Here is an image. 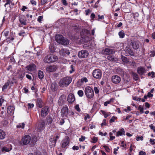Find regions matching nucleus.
Wrapping results in <instances>:
<instances>
[{
    "mask_svg": "<svg viewBox=\"0 0 155 155\" xmlns=\"http://www.w3.org/2000/svg\"><path fill=\"white\" fill-rule=\"evenodd\" d=\"M118 35L121 38H123L124 37L125 34L124 31L123 30L120 31L118 33Z\"/></svg>",
    "mask_w": 155,
    "mask_h": 155,
    "instance_id": "nucleus-40",
    "label": "nucleus"
},
{
    "mask_svg": "<svg viewBox=\"0 0 155 155\" xmlns=\"http://www.w3.org/2000/svg\"><path fill=\"white\" fill-rule=\"evenodd\" d=\"M50 141L52 143V145H53L54 147L57 142V139H54V138L51 137L49 139Z\"/></svg>",
    "mask_w": 155,
    "mask_h": 155,
    "instance_id": "nucleus-35",
    "label": "nucleus"
},
{
    "mask_svg": "<svg viewBox=\"0 0 155 155\" xmlns=\"http://www.w3.org/2000/svg\"><path fill=\"white\" fill-rule=\"evenodd\" d=\"M64 81L65 82L66 84L68 86V85L71 82L72 78L70 77H66L63 78Z\"/></svg>",
    "mask_w": 155,
    "mask_h": 155,
    "instance_id": "nucleus-25",
    "label": "nucleus"
},
{
    "mask_svg": "<svg viewBox=\"0 0 155 155\" xmlns=\"http://www.w3.org/2000/svg\"><path fill=\"white\" fill-rule=\"evenodd\" d=\"M84 92L86 97L89 99L92 98L94 96V91L92 88H85Z\"/></svg>",
    "mask_w": 155,
    "mask_h": 155,
    "instance_id": "nucleus-2",
    "label": "nucleus"
},
{
    "mask_svg": "<svg viewBox=\"0 0 155 155\" xmlns=\"http://www.w3.org/2000/svg\"><path fill=\"white\" fill-rule=\"evenodd\" d=\"M5 101L4 98L2 96H0V106H2L3 103Z\"/></svg>",
    "mask_w": 155,
    "mask_h": 155,
    "instance_id": "nucleus-45",
    "label": "nucleus"
},
{
    "mask_svg": "<svg viewBox=\"0 0 155 155\" xmlns=\"http://www.w3.org/2000/svg\"><path fill=\"white\" fill-rule=\"evenodd\" d=\"M112 80L113 83L118 84L120 81L121 78L120 77L117 75H114L112 77Z\"/></svg>",
    "mask_w": 155,
    "mask_h": 155,
    "instance_id": "nucleus-15",
    "label": "nucleus"
},
{
    "mask_svg": "<svg viewBox=\"0 0 155 155\" xmlns=\"http://www.w3.org/2000/svg\"><path fill=\"white\" fill-rule=\"evenodd\" d=\"M93 75L94 78L97 79H100L101 78L102 72L99 69H96L93 72Z\"/></svg>",
    "mask_w": 155,
    "mask_h": 155,
    "instance_id": "nucleus-7",
    "label": "nucleus"
},
{
    "mask_svg": "<svg viewBox=\"0 0 155 155\" xmlns=\"http://www.w3.org/2000/svg\"><path fill=\"white\" fill-rule=\"evenodd\" d=\"M10 151V150L9 149L5 147H4L1 148V151L5 153V152H8Z\"/></svg>",
    "mask_w": 155,
    "mask_h": 155,
    "instance_id": "nucleus-37",
    "label": "nucleus"
},
{
    "mask_svg": "<svg viewBox=\"0 0 155 155\" xmlns=\"http://www.w3.org/2000/svg\"><path fill=\"white\" fill-rule=\"evenodd\" d=\"M125 51L127 52L131 56H134V53L132 50L130 48L126 47L125 48Z\"/></svg>",
    "mask_w": 155,
    "mask_h": 155,
    "instance_id": "nucleus-21",
    "label": "nucleus"
},
{
    "mask_svg": "<svg viewBox=\"0 0 155 155\" xmlns=\"http://www.w3.org/2000/svg\"><path fill=\"white\" fill-rule=\"evenodd\" d=\"M25 125V124L24 123H19L17 125L16 127L17 128H21L23 129L24 128Z\"/></svg>",
    "mask_w": 155,
    "mask_h": 155,
    "instance_id": "nucleus-36",
    "label": "nucleus"
},
{
    "mask_svg": "<svg viewBox=\"0 0 155 155\" xmlns=\"http://www.w3.org/2000/svg\"><path fill=\"white\" fill-rule=\"evenodd\" d=\"M36 104L37 106L39 108H41L44 104V102L41 98H38L36 100Z\"/></svg>",
    "mask_w": 155,
    "mask_h": 155,
    "instance_id": "nucleus-12",
    "label": "nucleus"
},
{
    "mask_svg": "<svg viewBox=\"0 0 155 155\" xmlns=\"http://www.w3.org/2000/svg\"><path fill=\"white\" fill-rule=\"evenodd\" d=\"M63 38V37L61 35H57L55 37V40L59 43H60Z\"/></svg>",
    "mask_w": 155,
    "mask_h": 155,
    "instance_id": "nucleus-22",
    "label": "nucleus"
},
{
    "mask_svg": "<svg viewBox=\"0 0 155 155\" xmlns=\"http://www.w3.org/2000/svg\"><path fill=\"white\" fill-rule=\"evenodd\" d=\"M57 85V84L54 81L51 84V87H56Z\"/></svg>",
    "mask_w": 155,
    "mask_h": 155,
    "instance_id": "nucleus-64",
    "label": "nucleus"
},
{
    "mask_svg": "<svg viewBox=\"0 0 155 155\" xmlns=\"http://www.w3.org/2000/svg\"><path fill=\"white\" fill-rule=\"evenodd\" d=\"M91 18L93 20H94V18L95 17V15L94 13H92L90 16Z\"/></svg>",
    "mask_w": 155,
    "mask_h": 155,
    "instance_id": "nucleus-59",
    "label": "nucleus"
},
{
    "mask_svg": "<svg viewBox=\"0 0 155 155\" xmlns=\"http://www.w3.org/2000/svg\"><path fill=\"white\" fill-rule=\"evenodd\" d=\"M101 112L102 114L104 115V117L105 118L109 116V114H107L106 112L104 110H101Z\"/></svg>",
    "mask_w": 155,
    "mask_h": 155,
    "instance_id": "nucleus-43",
    "label": "nucleus"
},
{
    "mask_svg": "<svg viewBox=\"0 0 155 155\" xmlns=\"http://www.w3.org/2000/svg\"><path fill=\"white\" fill-rule=\"evenodd\" d=\"M19 20L21 24L24 25H27L26 19L25 17L22 15H20L18 17Z\"/></svg>",
    "mask_w": 155,
    "mask_h": 155,
    "instance_id": "nucleus-13",
    "label": "nucleus"
},
{
    "mask_svg": "<svg viewBox=\"0 0 155 155\" xmlns=\"http://www.w3.org/2000/svg\"><path fill=\"white\" fill-rule=\"evenodd\" d=\"M15 107L12 106H9L8 107L7 109V111L9 114H13L14 112Z\"/></svg>",
    "mask_w": 155,
    "mask_h": 155,
    "instance_id": "nucleus-20",
    "label": "nucleus"
},
{
    "mask_svg": "<svg viewBox=\"0 0 155 155\" xmlns=\"http://www.w3.org/2000/svg\"><path fill=\"white\" fill-rule=\"evenodd\" d=\"M155 73L153 71H151L148 74V76H151L152 78H153L155 77V76L154 74Z\"/></svg>",
    "mask_w": 155,
    "mask_h": 155,
    "instance_id": "nucleus-44",
    "label": "nucleus"
},
{
    "mask_svg": "<svg viewBox=\"0 0 155 155\" xmlns=\"http://www.w3.org/2000/svg\"><path fill=\"white\" fill-rule=\"evenodd\" d=\"M75 100V99L74 95L71 93L69 94L67 98V101L68 102L69 104H72Z\"/></svg>",
    "mask_w": 155,
    "mask_h": 155,
    "instance_id": "nucleus-11",
    "label": "nucleus"
},
{
    "mask_svg": "<svg viewBox=\"0 0 155 155\" xmlns=\"http://www.w3.org/2000/svg\"><path fill=\"white\" fill-rule=\"evenodd\" d=\"M31 140L30 136L28 135H25L22 138L21 144L22 145H26L30 142Z\"/></svg>",
    "mask_w": 155,
    "mask_h": 155,
    "instance_id": "nucleus-3",
    "label": "nucleus"
},
{
    "mask_svg": "<svg viewBox=\"0 0 155 155\" xmlns=\"http://www.w3.org/2000/svg\"><path fill=\"white\" fill-rule=\"evenodd\" d=\"M131 116L132 115H131L127 114L126 118H124L123 120L125 121L126 120H128V119L131 117Z\"/></svg>",
    "mask_w": 155,
    "mask_h": 155,
    "instance_id": "nucleus-63",
    "label": "nucleus"
},
{
    "mask_svg": "<svg viewBox=\"0 0 155 155\" xmlns=\"http://www.w3.org/2000/svg\"><path fill=\"white\" fill-rule=\"evenodd\" d=\"M114 53L115 51L114 50L110 48H106L104 51V54L106 55L114 54Z\"/></svg>",
    "mask_w": 155,
    "mask_h": 155,
    "instance_id": "nucleus-19",
    "label": "nucleus"
},
{
    "mask_svg": "<svg viewBox=\"0 0 155 155\" xmlns=\"http://www.w3.org/2000/svg\"><path fill=\"white\" fill-rule=\"evenodd\" d=\"M48 107L47 106L42 108L41 111V116L42 117L45 118L48 114Z\"/></svg>",
    "mask_w": 155,
    "mask_h": 155,
    "instance_id": "nucleus-8",
    "label": "nucleus"
},
{
    "mask_svg": "<svg viewBox=\"0 0 155 155\" xmlns=\"http://www.w3.org/2000/svg\"><path fill=\"white\" fill-rule=\"evenodd\" d=\"M124 80V83L127 84L130 81V79L129 78V76L127 74H124L123 77Z\"/></svg>",
    "mask_w": 155,
    "mask_h": 155,
    "instance_id": "nucleus-24",
    "label": "nucleus"
},
{
    "mask_svg": "<svg viewBox=\"0 0 155 155\" xmlns=\"http://www.w3.org/2000/svg\"><path fill=\"white\" fill-rule=\"evenodd\" d=\"M45 127V121L43 119H40L38 122V128L39 130H44Z\"/></svg>",
    "mask_w": 155,
    "mask_h": 155,
    "instance_id": "nucleus-9",
    "label": "nucleus"
},
{
    "mask_svg": "<svg viewBox=\"0 0 155 155\" xmlns=\"http://www.w3.org/2000/svg\"><path fill=\"white\" fill-rule=\"evenodd\" d=\"M38 76L39 79H42L44 77L43 71L40 70L38 72Z\"/></svg>",
    "mask_w": 155,
    "mask_h": 155,
    "instance_id": "nucleus-33",
    "label": "nucleus"
},
{
    "mask_svg": "<svg viewBox=\"0 0 155 155\" xmlns=\"http://www.w3.org/2000/svg\"><path fill=\"white\" fill-rule=\"evenodd\" d=\"M88 81L86 77H84L80 79L78 82V84L81 85L82 83L84 82L86 83Z\"/></svg>",
    "mask_w": 155,
    "mask_h": 155,
    "instance_id": "nucleus-28",
    "label": "nucleus"
},
{
    "mask_svg": "<svg viewBox=\"0 0 155 155\" xmlns=\"http://www.w3.org/2000/svg\"><path fill=\"white\" fill-rule=\"evenodd\" d=\"M70 142L69 138L68 137L66 136L63 139L61 143V145L62 148H65L68 146Z\"/></svg>",
    "mask_w": 155,
    "mask_h": 155,
    "instance_id": "nucleus-4",
    "label": "nucleus"
},
{
    "mask_svg": "<svg viewBox=\"0 0 155 155\" xmlns=\"http://www.w3.org/2000/svg\"><path fill=\"white\" fill-rule=\"evenodd\" d=\"M25 76V74L23 73H21L19 74V75H18V78H19L21 80Z\"/></svg>",
    "mask_w": 155,
    "mask_h": 155,
    "instance_id": "nucleus-46",
    "label": "nucleus"
},
{
    "mask_svg": "<svg viewBox=\"0 0 155 155\" xmlns=\"http://www.w3.org/2000/svg\"><path fill=\"white\" fill-rule=\"evenodd\" d=\"M117 118V117L115 116H113L109 120L110 123H111L115 121V120Z\"/></svg>",
    "mask_w": 155,
    "mask_h": 155,
    "instance_id": "nucleus-48",
    "label": "nucleus"
},
{
    "mask_svg": "<svg viewBox=\"0 0 155 155\" xmlns=\"http://www.w3.org/2000/svg\"><path fill=\"white\" fill-rule=\"evenodd\" d=\"M137 109L140 111V114H143L144 112L143 111L144 108L143 106L141 105H140L138 106Z\"/></svg>",
    "mask_w": 155,
    "mask_h": 155,
    "instance_id": "nucleus-41",
    "label": "nucleus"
},
{
    "mask_svg": "<svg viewBox=\"0 0 155 155\" xmlns=\"http://www.w3.org/2000/svg\"><path fill=\"white\" fill-rule=\"evenodd\" d=\"M28 109L33 108L34 106V104H33L28 103Z\"/></svg>",
    "mask_w": 155,
    "mask_h": 155,
    "instance_id": "nucleus-61",
    "label": "nucleus"
},
{
    "mask_svg": "<svg viewBox=\"0 0 155 155\" xmlns=\"http://www.w3.org/2000/svg\"><path fill=\"white\" fill-rule=\"evenodd\" d=\"M26 17L27 18H29L28 20H30L31 19L32 17V16L31 15H30L29 14H27L26 15Z\"/></svg>",
    "mask_w": 155,
    "mask_h": 155,
    "instance_id": "nucleus-62",
    "label": "nucleus"
},
{
    "mask_svg": "<svg viewBox=\"0 0 155 155\" xmlns=\"http://www.w3.org/2000/svg\"><path fill=\"white\" fill-rule=\"evenodd\" d=\"M149 127L150 129L153 130V132H155V127L153 126V124H151L149 125Z\"/></svg>",
    "mask_w": 155,
    "mask_h": 155,
    "instance_id": "nucleus-55",
    "label": "nucleus"
},
{
    "mask_svg": "<svg viewBox=\"0 0 155 155\" xmlns=\"http://www.w3.org/2000/svg\"><path fill=\"white\" fill-rule=\"evenodd\" d=\"M103 147L107 152H110V149L108 146L106 145H104L103 146Z\"/></svg>",
    "mask_w": 155,
    "mask_h": 155,
    "instance_id": "nucleus-57",
    "label": "nucleus"
},
{
    "mask_svg": "<svg viewBox=\"0 0 155 155\" xmlns=\"http://www.w3.org/2000/svg\"><path fill=\"white\" fill-rule=\"evenodd\" d=\"M78 94L80 97H82L84 95L83 91L82 90H79L78 92Z\"/></svg>",
    "mask_w": 155,
    "mask_h": 155,
    "instance_id": "nucleus-47",
    "label": "nucleus"
},
{
    "mask_svg": "<svg viewBox=\"0 0 155 155\" xmlns=\"http://www.w3.org/2000/svg\"><path fill=\"white\" fill-rule=\"evenodd\" d=\"M120 146L124 148H125L126 147V144L125 143L124 141H122L121 143Z\"/></svg>",
    "mask_w": 155,
    "mask_h": 155,
    "instance_id": "nucleus-52",
    "label": "nucleus"
},
{
    "mask_svg": "<svg viewBox=\"0 0 155 155\" xmlns=\"http://www.w3.org/2000/svg\"><path fill=\"white\" fill-rule=\"evenodd\" d=\"M92 140L93 141L92 142L93 143H95L97 142L98 139L97 137H94L92 139Z\"/></svg>",
    "mask_w": 155,
    "mask_h": 155,
    "instance_id": "nucleus-50",
    "label": "nucleus"
},
{
    "mask_svg": "<svg viewBox=\"0 0 155 155\" xmlns=\"http://www.w3.org/2000/svg\"><path fill=\"white\" fill-rule=\"evenodd\" d=\"M6 135V134L5 132L0 129V140H3L5 139Z\"/></svg>",
    "mask_w": 155,
    "mask_h": 155,
    "instance_id": "nucleus-27",
    "label": "nucleus"
},
{
    "mask_svg": "<svg viewBox=\"0 0 155 155\" xmlns=\"http://www.w3.org/2000/svg\"><path fill=\"white\" fill-rule=\"evenodd\" d=\"M26 68L29 71H32L36 69V66L33 64H30L26 67Z\"/></svg>",
    "mask_w": 155,
    "mask_h": 155,
    "instance_id": "nucleus-23",
    "label": "nucleus"
},
{
    "mask_svg": "<svg viewBox=\"0 0 155 155\" xmlns=\"http://www.w3.org/2000/svg\"><path fill=\"white\" fill-rule=\"evenodd\" d=\"M132 76L134 80L137 81L138 80L139 76L137 74L133 72L132 73Z\"/></svg>",
    "mask_w": 155,
    "mask_h": 155,
    "instance_id": "nucleus-32",
    "label": "nucleus"
},
{
    "mask_svg": "<svg viewBox=\"0 0 155 155\" xmlns=\"http://www.w3.org/2000/svg\"><path fill=\"white\" fill-rule=\"evenodd\" d=\"M140 42L137 40H132L130 43V45H131L133 48L135 50H137L140 47Z\"/></svg>",
    "mask_w": 155,
    "mask_h": 155,
    "instance_id": "nucleus-10",
    "label": "nucleus"
},
{
    "mask_svg": "<svg viewBox=\"0 0 155 155\" xmlns=\"http://www.w3.org/2000/svg\"><path fill=\"white\" fill-rule=\"evenodd\" d=\"M60 54L63 56H67L69 55L70 52L68 50L66 49H62L59 51Z\"/></svg>",
    "mask_w": 155,
    "mask_h": 155,
    "instance_id": "nucleus-14",
    "label": "nucleus"
},
{
    "mask_svg": "<svg viewBox=\"0 0 155 155\" xmlns=\"http://www.w3.org/2000/svg\"><path fill=\"white\" fill-rule=\"evenodd\" d=\"M69 109L68 106L66 105L64 106L62 108L61 110V115L62 117H68V114Z\"/></svg>",
    "mask_w": 155,
    "mask_h": 155,
    "instance_id": "nucleus-5",
    "label": "nucleus"
},
{
    "mask_svg": "<svg viewBox=\"0 0 155 155\" xmlns=\"http://www.w3.org/2000/svg\"><path fill=\"white\" fill-rule=\"evenodd\" d=\"M116 72L117 74L120 75L122 77L124 74H127L126 73L123 69L120 68H118L116 69Z\"/></svg>",
    "mask_w": 155,
    "mask_h": 155,
    "instance_id": "nucleus-17",
    "label": "nucleus"
},
{
    "mask_svg": "<svg viewBox=\"0 0 155 155\" xmlns=\"http://www.w3.org/2000/svg\"><path fill=\"white\" fill-rule=\"evenodd\" d=\"M13 81H8L7 83H5L3 87H7L8 86H10V87L12 86V84H13Z\"/></svg>",
    "mask_w": 155,
    "mask_h": 155,
    "instance_id": "nucleus-31",
    "label": "nucleus"
},
{
    "mask_svg": "<svg viewBox=\"0 0 155 155\" xmlns=\"http://www.w3.org/2000/svg\"><path fill=\"white\" fill-rule=\"evenodd\" d=\"M57 88H48L49 92L51 93V92L55 91L57 90Z\"/></svg>",
    "mask_w": 155,
    "mask_h": 155,
    "instance_id": "nucleus-49",
    "label": "nucleus"
},
{
    "mask_svg": "<svg viewBox=\"0 0 155 155\" xmlns=\"http://www.w3.org/2000/svg\"><path fill=\"white\" fill-rule=\"evenodd\" d=\"M137 71L138 73L140 75H144V74L146 72L145 69L142 67H138Z\"/></svg>",
    "mask_w": 155,
    "mask_h": 155,
    "instance_id": "nucleus-16",
    "label": "nucleus"
},
{
    "mask_svg": "<svg viewBox=\"0 0 155 155\" xmlns=\"http://www.w3.org/2000/svg\"><path fill=\"white\" fill-rule=\"evenodd\" d=\"M58 59L57 56L50 54L46 56L44 58L43 61L45 63H50L55 61Z\"/></svg>",
    "mask_w": 155,
    "mask_h": 155,
    "instance_id": "nucleus-1",
    "label": "nucleus"
},
{
    "mask_svg": "<svg viewBox=\"0 0 155 155\" xmlns=\"http://www.w3.org/2000/svg\"><path fill=\"white\" fill-rule=\"evenodd\" d=\"M155 140L154 139L152 138L150 139V142L151 145H153L155 144Z\"/></svg>",
    "mask_w": 155,
    "mask_h": 155,
    "instance_id": "nucleus-56",
    "label": "nucleus"
},
{
    "mask_svg": "<svg viewBox=\"0 0 155 155\" xmlns=\"http://www.w3.org/2000/svg\"><path fill=\"white\" fill-rule=\"evenodd\" d=\"M46 124H51L53 121L52 118L50 117H47L46 118Z\"/></svg>",
    "mask_w": 155,
    "mask_h": 155,
    "instance_id": "nucleus-34",
    "label": "nucleus"
},
{
    "mask_svg": "<svg viewBox=\"0 0 155 155\" xmlns=\"http://www.w3.org/2000/svg\"><path fill=\"white\" fill-rule=\"evenodd\" d=\"M59 84L60 86L62 87L68 86L66 84L64 81L63 78L62 80H60L59 82Z\"/></svg>",
    "mask_w": 155,
    "mask_h": 155,
    "instance_id": "nucleus-30",
    "label": "nucleus"
},
{
    "mask_svg": "<svg viewBox=\"0 0 155 155\" xmlns=\"http://www.w3.org/2000/svg\"><path fill=\"white\" fill-rule=\"evenodd\" d=\"M125 131L124 128H121L116 133V136L119 137L122 135H125Z\"/></svg>",
    "mask_w": 155,
    "mask_h": 155,
    "instance_id": "nucleus-26",
    "label": "nucleus"
},
{
    "mask_svg": "<svg viewBox=\"0 0 155 155\" xmlns=\"http://www.w3.org/2000/svg\"><path fill=\"white\" fill-rule=\"evenodd\" d=\"M75 109L77 110V111L80 112L81 110L79 107V105L78 104H77L74 106Z\"/></svg>",
    "mask_w": 155,
    "mask_h": 155,
    "instance_id": "nucleus-51",
    "label": "nucleus"
},
{
    "mask_svg": "<svg viewBox=\"0 0 155 155\" xmlns=\"http://www.w3.org/2000/svg\"><path fill=\"white\" fill-rule=\"evenodd\" d=\"M56 69V67L54 65L49 66L46 68V71L48 72H54Z\"/></svg>",
    "mask_w": 155,
    "mask_h": 155,
    "instance_id": "nucleus-18",
    "label": "nucleus"
},
{
    "mask_svg": "<svg viewBox=\"0 0 155 155\" xmlns=\"http://www.w3.org/2000/svg\"><path fill=\"white\" fill-rule=\"evenodd\" d=\"M133 99L134 100L136 101H141V98L139 97H133Z\"/></svg>",
    "mask_w": 155,
    "mask_h": 155,
    "instance_id": "nucleus-60",
    "label": "nucleus"
},
{
    "mask_svg": "<svg viewBox=\"0 0 155 155\" xmlns=\"http://www.w3.org/2000/svg\"><path fill=\"white\" fill-rule=\"evenodd\" d=\"M85 137L84 136L82 135L81 137L79 138V141L81 142L85 140Z\"/></svg>",
    "mask_w": 155,
    "mask_h": 155,
    "instance_id": "nucleus-58",
    "label": "nucleus"
},
{
    "mask_svg": "<svg viewBox=\"0 0 155 155\" xmlns=\"http://www.w3.org/2000/svg\"><path fill=\"white\" fill-rule=\"evenodd\" d=\"M98 19H97L98 21H100V20H102L104 19V16L103 15H98Z\"/></svg>",
    "mask_w": 155,
    "mask_h": 155,
    "instance_id": "nucleus-53",
    "label": "nucleus"
},
{
    "mask_svg": "<svg viewBox=\"0 0 155 155\" xmlns=\"http://www.w3.org/2000/svg\"><path fill=\"white\" fill-rule=\"evenodd\" d=\"M89 55V53L87 51L82 50L79 51L78 54V56L80 58H87Z\"/></svg>",
    "mask_w": 155,
    "mask_h": 155,
    "instance_id": "nucleus-6",
    "label": "nucleus"
},
{
    "mask_svg": "<svg viewBox=\"0 0 155 155\" xmlns=\"http://www.w3.org/2000/svg\"><path fill=\"white\" fill-rule=\"evenodd\" d=\"M107 59L111 61H115V59L113 56L109 55L107 57Z\"/></svg>",
    "mask_w": 155,
    "mask_h": 155,
    "instance_id": "nucleus-42",
    "label": "nucleus"
},
{
    "mask_svg": "<svg viewBox=\"0 0 155 155\" xmlns=\"http://www.w3.org/2000/svg\"><path fill=\"white\" fill-rule=\"evenodd\" d=\"M121 58L123 62L125 63H128L129 62V59L127 57L123 56L122 55H121Z\"/></svg>",
    "mask_w": 155,
    "mask_h": 155,
    "instance_id": "nucleus-39",
    "label": "nucleus"
},
{
    "mask_svg": "<svg viewBox=\"0 0 155 155\" xmlns=\"http://www.w3.org/2000/svg\"><path fill=\"white\" fill-rule=\"evenodd\" d=\"M10 37H9L8 38H7L6 41V42L8 43L11 42L12 41L14 40V38L13 36H12L11 35H10Z\"/></svg>",
    "mask_w": 155,
    "mask_h": 155,
    "instance_id": "nucleus-38",
    "label": "nucleus"
},
{
    "mask_svg": "<svg viewBox=\"0 0 155 155\" xmlns=\"http://www.w3.org/2000/svg\"><path fill=\"white\" fill-rule=\"evenodd\" d=\"M60 44L64 45H67L69 44L68 40V39L64 38L63 37Z\"/></svg>",
    "mask_w": 155,
    "mask_h": 155,
    "instance_id": "nucleus-29",
    "label": "nucleus"
},
{
    "mask_svg": "<svg viewBox=\"0 0 155 155\" xmlns=\"http://www.w3.org/2000/svg\"><path fill=\"white\" fill-rule=\"evenodd\" d=\"M147 108H149L150 107V104L147 102H146L143 104Z\"/></svg>",
    "mask_w": 155,
    "mask_h": 155,
    "instance_id": "nucleus-54",
    "label": "nucleus"
}]
</instances>
